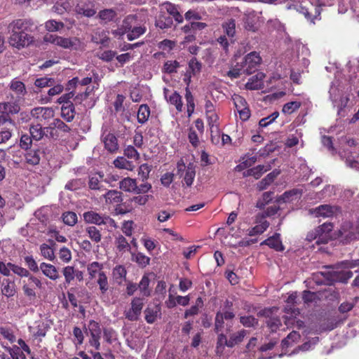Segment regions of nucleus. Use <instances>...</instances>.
I'll use <instances>...</instances> for the list:
<instances>
[{
  "mask_svg": "<svg viewBox=\"0 0 359 359\" xmlns=\"http://www.w3.org/2000/svg\"><path fill=\"white\" fill-rule=\"evenodd\" d=\"M29 22L26 20L18 19L9 24L8 29L10 36L8 43L10 46L18 50L29 46L33 42V37L25 32Z\"/></svg>",
  "mask_w": 359,
  "mask_h": 359,
  "instance_id": "1",
  "label": "nucleus"
},
{
  "mask_svg": "<svg viewBox=\"0 0 359 359\" xmlns=\"http://www.w3.org/2000/svg\"><path fill=\"white\" fill-rule=\"evenodd\" d=\"M43 40L64 49L70 50H83V43L77 37H63L52 34H47L44 36Z\"/></svg>",
  "mask_w": 359,
  "mask_h": 359,
  "instance_id": "2",
  "label": "nucleus"
},
{
  "mask_svg": "<svg viewBox=\"0 0 359 359\" xmlns=\"http://www.w3.org/2000/svg\"><path fill=\"white\" fill-rule=\"evenodd\" d=\"M151 184L144 182L137 186L135 179L125 177L119 182V188L126 192L135 194H146L151 189Z\"/></svg>",
  "mask_w": 359,
  "mask_h": 359,
  "instance_id": "3",
  "label": "nucleus"
},
{
  "mask_svg": "<svg viewBox=\"0 0 359 359\" xmlns=\"http://www.w3.org/2000/svg\"><path fill=\"white\" fill-rule=\"evenodd\" d=\"M262 61V60L259 54L256 51H253L243 57L242 62H240V66L243 68V74L250 75L257 69Z\"/></svg>",
  "mask_w": 359,
  "mask_h": 359,
  "instance_id": "4",
  "label": "nucleus"
},
{
  "mask_svg": "<svg viewBox=\"0 0 359 359\" xmlns=\"http://www.w3.org/2000/svg\"><path fill=\"white\" fill-rule=\"evenodd\" d=\"M177 175L180 177H183L184 184L187 187H191L194 182L196 171L193 164L189 163L187 166L185 165L182 160L177 162Z\"/></svg>",
  "mask_w": 359,
  "mask_h": 359,
  "instance_id": "5",
  "label": "nucleus"
},
{
  "mask_svg": "<svg viewBox=\"0 0 359 359\" xmlns=\"http://www.w3.org/2000/svg\"><path fill=\"white\" fill-rule=\"evenodd\" d=\"M339 233L341 241L344 244H348L359 239V233L356 226L348 222H346L342 224Z\"/></svg>",
  "mask_w": 359,
  "mask_h": 359,
  "instance_id": "6",
  "label": "nucleus"
},
{
  "mask_svg": "<svg viewBox=\"0 0 359 359\" xmlns=\"http://www.w3.org/2000/svg\"><path fill=\"white\" fill-rule=\"evenodd\" d=\"M27 278V280L24 279L20 281V283L22 285L23 292L27 297L29 298H34L36 297V292L34 291V286L39 289H41L42 283L38 278L31 274H29Z\"/></svg>",
  "mask_w": 359,
  "mask_h": 359,
  "instance_id": "7",
  "label": "nucleus"
},
{
  "mask_svg": "<svg viewBox=\"0 0 359 359\" xmlns=\"http://www.w3.org/2000/svg\"><path fill=\"white\" fill-rule=\"evenodd\" d=\"M330 98L334 107L338 108V113L346 107L349 101V94L343 93L335 87H332L330 90Z\"/></svg>",
  "mask_w": 359,
  "mask_h": 359,
  "instance_id": "8",
  "label": "nucleus"
},
{
  "mask_svg": "<svg viewBox=\"0 0 359 359\" xmlns=\"http://www.w3.org/2000/svg\"><path fill=\"white\" fill-rule=\"evenodd\" d=\"M8 101L0 102V114L10 115L18 114L20 110L19 102L14 98V95L11 94L10 97L8 95Z\"/></svg>",
  "mask_w": 359,
  "mask_h": 359,
  "instance_id": "9",
  "label": "nucleus"
},
{
  "mask_svg": "<svg viewBox=\"0 0 359 359\" xmlns=\"http://www.w3.org/2000/svg\"><path fill=\"white\" fill-rule=\"evenodd\" d=\"M75 11L76 13L90 18L96 13L95 4L90 0H74Z\"/></svg>",
  "mask_w": 359,
  "mask_h": 359,
  "instance_id": "10",
  "label": "nucleus"
},
{
  "mask_svg": "<svg viewBox=\"0 0 359 359\" xmlns=\"http://www.w3.org/2000/svg\"><path fill=\"white\" fill-rule=\"evenodd\" d=\"M143 306L142 299L140 297L134 298L131 302V308L128 311H125L126 318L130 321L137 320Z\"/></svg>",
  "mask_w": 359,
  "mask_h": 359,
  "instance_id": "11",
  "label": "nucleus"
},
{
  "mask_svg": "<svg viewBox=\"0 0 359 359\" xmlns=\"http://www.w3.org/2000/svg\"><path fill=\"white\" fill-rule=\"evenodd\" d=\"M255 226L249 231V236H255L262 233L269 226V223L265 219L264 213H259L255 217Z\"/></svg>",
  "mask_w": 359,
  "mask_h": 359,
  "instance_id": "12",
  "label": "nucleus"
},
{
  "mask_svg": "<svg viewBox=\"0 0 359 359\" xmlns=\"http://www.w3.org/2000/svg\"><path fill=\"white\" fill-rule=\"evenodd\" d=\"M266 75L263 72H257L248 79L245 84L248 90H259L264 88V79Z\"/></svg>",
  "mask_w": 359,
  "mask_h": 359,
  "instance_id": "13",
  "label": "nucleus"
},
{
  "mask_svg": "<svg viewBox=\"0 0 359 359\" xmlns=\"http://www.w3.org/2000/svg\"><path fill=\"white\" fill-rule=\"evenodd\" d=\"M30 114L32 117L40 121L48 120L54 115V112L51 108L41 107L34 108Z\"/></svg>",
  "mask_w": 359,
  "mask_h": 359,
  "instance_id": "14",
  "label": "nucleus"
},
{
  "mask_svg": "<svg viewBox=\"0 0 359 359\" xmlns=\"http://www.w3.org/2000/svg\"><path fill=\"white\" fill-rule=\"evenodd\" d=\"M74 5V0H58L52 7L51 11L59 15L70 11Z\"/></svg>",
  "mask_w": 359,
  "mask_h": 359,
  "instance_id": "15",
  "label": "nucleus"
},
{
  "mask_svg": "<svg viewBox=\"0 0 359 359\" xmlns=\"http://www.w3.org/2000/svg\"><path fill=\"white\" fill-rule=\"evenodd\" d=\"M332 224L331 223H324L321 226L316 229V233L319 234V238L316 241L317 244L326 243L328 241V233L332 230Z\"/></svg>",
  "mask_w": 359,
  "mask_h": 359,
  "instance_id": "16",
  "label": "nucleus"
},
{
  "mask_svg": "<svg viewBox=\"0 0 359 359\" xmlns=\"http://www.w3.org/2000/svg\"><path fill=\"white\" fill-rule=\"evenodd\" d=\"M104 182V175L103 173L97 172L89 176L88 187L92 190L104 189L103 182Z\"/></svg>",
  "mask_w": 359,
  "mask_h": 359,
  "instance_id": "17",
  "label": "nucleus"
},
{
  "mask_svg": "<svg viewBox=\"0 0 359 359\" xmlns=\"http://www.w3.org/2000/svg\"><path fill=\"white\" fill-rule=\"evenodd\" d=\"M10 89L15 93V97L14 98L18 100H21L23 99L24 96L27 93L26 88L25 84L15 79H13L10 83Z\"/></svg>",
  "mask_w": 359,
  "mask_h": 359,
  "instance_id": "18",
  "label": "nucleus"
},
{
  "mask_svg": "<svg viewBox=\"0 0 359 359\" xmlns=\"http://www.w3.org/2000/svg\"><path fill=\"white\" fill-rule=\"evenodd\" d=\"M287 9H294L297 11L302 13L304 17L309 21L313 22L316 19L320 14V9L317 7L314 8L315 15H313L308 8H304L298 4H292L287 6Z\"/></svg>",
  "mask_w": 359,
  "mask_h": 359,
  "instance_id": "19",
  "label": "nucleus"
},
{
  "mask_svg": "<svg viewBox=\"0 0 359 359\" xmlns=\"http://www.w3.org/2000/svg\"><path fill=\"white\" fill-rule=\"evenodd\" d=\"M164 11H166L170 15H172L179 23L183 22V17L178 11L175 5L169 2L163 3L161 5V13H164Z\"/></svg>",
  "mask_w": 359,
  "mask_h": 359,
  "instance_id": "20",
  "label": "nucleus"
},
{
  "mask_svg": "<svg viewBox=\"0 0 359 359\" xmlns=\"http://www.w3.org/2000/svg\"><path fill=\"white\" fill-rule=\"evenodd\" d=\"M168 92L169 90L168 88H165L163 89V94L165 98L171 104L175 105L177 111H181L182 109V97L177 92H174L170 95L168 96Z\"/></svg>",
  "mask_w": 359,
  "mask_h": 359,
  "instance_id": "21",
  "label": "nucleus"
},
{
  "mask_svg": "<svg viewBox=\"0 0 359 359\" xmlns=\"http://www.w3.org/2000/svg\"><path fill=\"white\" fill-rule=\"evenodd\" d=\"M102 140L105 149L110 153H114L118 149V140L114 134L107 133L103 137Z\"/></svg>",
  "mask_w": 359,
  "mask_h": 359,
  "instance_id": "22",
  "label": "nucleus"
},
{
  "mask_svg": "<svg viewBox=\"0 0 359 359\" xmlns=\"http://www.w3.org/2000/svg\"><path fill=\"white\" fill-rule=\"evenodd\" d=\"M105 202L108 204L117 205L123 201L122 192L117 190H109L104 195Z\"/></svg>",
  "mask_w": 359,
  "mask_h": 359,
  "instance_id": "23",
  "label": "nucleus"
},
{
  "mask_svg": "<svg viewBox=\"0 0 359 359\" xmlns=\"http://www.w3.org/2000/svg\"><path fill=\"white\" fill-rule=\"evenodd\" d=\"M302 191L298 189H293L292 190L285 191L278 198V202L290 203L293 201L300 198Z\"/></svg>",
  "mask_w": 359,
  "mask_h": 359,
  "instance_id": "24",
  "label": "nucleus"
},
{
  "mask_svg": "<svg viewBox=\"0 0 359 359\" xmlns=\"http://www.w3.org/2000/svg\"><path fill=\"white\" fill-rule=\"evenodd\" d=\"M40 269L43 274L50 280H55L59 278V273L56 267L50 264L41 263L40 264Z\"/></svg>",
  "mask_w": 359,
  "mask_h": 359,
  "instance_id": "25",
  "label": "nucleus"
},
{
  "mask_svg": "<svg viewBox=\"0 0 359 359\" xmlns=\"http://www.w3.org/2000/svg\"><path fill=\"white\" fill-rule=\"evenodd\" d=\"M104 215L98 214L94 211H88L83 213V219L86 222L96 225H102Z\"/></svg>",
  "mask_w": 359,
  "mask_h": 359,
  "instance_id": "26",
  "label": "nucleus"
},
{
  "mask_svg": "<svg viewBox=\"0 0 359 359\" xmlns=\"http://www.w3.org/2000/svg\"><path fill=\"white\" fill-rule=\"evenodd\" d=\"M55 128L64 133H68L70 130V128L59 118L54 119L48 127H46V132L49 133L50 137H54L53 131Z\"/></svg>",
  "mask_w": 359,
  "mask_h": 359,
  "instance_id": "27",
  "label": "nucleus"
},
{
  "mask_svg": "<svg viewBox=\"0 0 359 359\" xmlns=\"http://www.w3.org/2000/svg\"><path fill=\"white\" fill-rule=\"evenodd\" d=\"M334 207L329 205H322L319 207L310 210L311 214H314L316 217H329L334 214Z\"/></svg>",
  "mask_w": 359,
  "mask_h": 359,
  "instance_id": "28",
  "label": "nucleus"
},
{
  "mask_svg": "<svg viewBox=\"0 0 359 359\" xmlns=\"http://www.w3.org/2000/svg\"><path fill=\"white\" fill-rule=\"evenodd\" d=\"M262 245H266L276 251H283L284 250L279 233H275L273 236L266 239L262 243Z\"/></svg>",
  "mask_w": 359,
  "mask_h": 359,
  "instance_id": "29",
  "label": "nucleus"
},
{
  "mask_svg": "<svg viewBox=\"0 0 359 359\" xmlns=\"http://www.w3.org/2000/svg\"><path fill=\"white\" fill-rule=\"evenodd\" d=\"M32 138L36 141L41 140L43 137H48L46 127L42 128L40 124L32 125L29 128Z\"/></svg>",
  "mask_w": 359,
  "mask_h": 359,
  "instance_id": "30",
  "label": "nucleus"
},
{
  "mask_svg": "<svg viewBox=\"0 0 359 359\" xmlns=\"http://www.w3.org/2000/svg\"><path fill=\"white\" fill-rule=\"evenodd\" d=\"M91 40L93 43L107 46L109 41L108 32L105 30H97L92 36Z\"/></svg>",
  "mask_w": 359,
  "mask_h": 359,
  "instance_id": "31",
  "label": "nucleus"
},
{
  "mask_svg": "<svg viewBox=\"0 0 359 359\" xmlns=\"http://www.w3.org/2000/svg\"><path fill=\"white\" fill-rule=\"evenodd\" d=\"M1 290L3 295L11 297L15 295L16 290L14 283L9 279H4L1 283Z\"/></svg>",
  "mask_w": 359,
  "mask_h": 359,
  "instance_id": "32",
  "label": "nucleus"
},
{
  "mask_svg": "<svg viewBox=\"0 0 359 359\" xmlns=\"http://www.w3.org/2000/svg\"><path fill=\"white\" fill-rule=\"evenodd\" d=\"M103 264L97 262H93L87 266V271L90 279H94L100 276V273H104Z\"/></svg>",
  "mask_w": 359,
  "mask_h": 359,
  "instance_id": "33",
  "label": "nucleus"
},
{
  "mask_svg": "<svg viewBox=\"0 0 359 359\" xmlns=\"http://www.w3.org/2000/svg\"><path fill=\"white\" fill-rule=\"evenodd\" d=\"M117 16V13L114 9L107 8L100 11L98 13V18L104 23H108L115 20Z\"/></svg>",
  "mask_w": 359,
  "mask_h": 359,
  "instance_id": "34",
  "label": "nucleus"
},
{
  "mask_svg": "<svg viewBox=\"0 0 359 359\" xmlns=\"http://www.w3.org/2000/svg\"><path fill=\"white\" fill-rule=\"evenodd\" d=\"M280 174V172L277 170H273L271 172L269 173L264 179H262L257 184V189L259 191H262L266 189L269 185H270L273 180L276 178V177Z\"/></svg>",
  "mask_w": 359,
  "mask_h": 359,
  "instance_id": "35",
  "label": "nucleus"
},
{
  "mask_svg": "<svg viewBox=\"0 0 359 359\" xmlns=\"http://www.w3.org/2000/svg\"><path fill=\"white\" fill-rule=\"evenodd\" d=\"M161 312V308L155 305L152 307H147L145 311V320L148 323H153L156 321Z\"/></svg>",
  "mask_w": 359,
  "mask_h": 359,
  "instance_id": "36",
  "label": "nucleus"
},
{
  "mask_svg": "<svg viewBox=\"0 0 359 359\" xmlns=\"http://www.w3.org/2000/svg\"><path fill=\"white\" fill-rule=\"evenodd\" d=\"M297 298V292L290 294L286 302L288 305L285 308V311L287 313H290L292 316H296L299 314V311L297 309L292 308V306L296 304V299Z\"/></svg>",
  "mask_w": 359,
  "mask_h": 359,
  "instance_id": "37",
  "label": "nucleus"
},
{
  "mask_svg": "<svg viewBox=\"0 0 359 359\" xmlns=\"http://www.w3.org/2000/svg\"><path fill=\"white\" fill-rule=\"evenodd\" d=\"M61 116L67 122L72 121L75 116V109L72 103L68 105L63 104L61 108Z\"/></svg>",
  "mask_w": 359,
  "mask_h": 359,
  "instance_id": "38",
  "label": "nucleus"
},
{
  "mask_svg": "<svg viewBox=\"0 0 359 359\" xmlns=\"http://www.w3.org/2000/svg\"><path fill=\"white\" fill-rule=\"evenodd\" d=\"M1 345L3 348L9 353L12 359H26L25 355L19 346L14 345L10 347L4 345V344Z\"/></svg>",
  "mask_w": 359,
  "mask_h": 359,
  "instance_id": "39",
  "label": "nucleus"
},
{
  "mask_svg": "<svg viewBox=\"0 0 359 359\" xmlns=\"http://www.w3.org/2000/svg\"><path fill=\"white\" fill-rule=\"evenodd\" d=\"M150 116V109L147 104H142L140 106L137 111V121L140 123L143 124L146 123Z\"/></svg>",
  "mask_w": 359,
  "mask_h": 359,
  "instance_id": "40",
  "label": "nucleus"
},
{
  "mask_svg": "<svg viewBox=\"0 0 359 359\" xmlns=\"http://www.w3.org/2000/svg\"><path fill=\"white\" fill-rule=\"evenodd\" d=\"M224 33L229 37H233L236 34V21L234 19H228L222 25Z\"/></svg>",
  "mask_w": 359,
  "mask_h": 359,
  "instance_id": "41",
  "label": "nucleus"
},
{
  "mask_svg": "<svg viewBox=\"0 0 359 359\" xmlns=\"http://www.w3.org/2000/svg\"><path fill=\"white\" fill-rule=\"evenodd\" d=\"M172 24V18L165 16V14L161 12L156 20V26L162 29L170 27Z\"/></svg>",
  "mask_w": 359,
  "mask_h": 359,
  "instance_id": "42",
  "label": "nucleus"
},
{
  "mask_svg": "<svg viewBox=\"0 0 359 359\" xmlns=\"http://www.w3.org/2000/svg\"><path fill=\"white\" fill-rule=\"evenodd\" d=\"M246 334L247 331L245 330H240L231 334L229 339V347H233L235 345L241 343Z\"/></svg>",
  "mask_w": 359,
  "mask_h": 359,
  "instance_id": "43",
  "label": "nucleus"
},
{
  "mask_svg": "<svg viewBox=\"0 0 359 359\" xmlns=\"http://www.w3.org/2000/svg\"><path fill=\"white\" fill-rule=\"evenodd\" d=\"M50 328L48 321L41 320L37 322V325L34 332V336L36 337H44Z\"/></svg>",
  "mask_w": 359,
  "mask_h": 359,
  "instance_id": "44",
  "label": "nucleus"
},
{
  "mask_svg": "<svg viewBox=\"0 0 359 359\" xmlns=\"http://www.w3.org/2000/svg\"><path fill=\"white\" fill-rule=\"evenodd\" d=\"M26 162L30 165H35L39 163L40 151L39 150H31L25 154Z\"/></svg>",
  "mask_w": 359,
  "mask_h": 359,
  "instance_id": "45",
  "label": "nucleus"
},
{
  "mask_svg": "<svg viewBox=\"0 0 359 359\" xmlns=\"http://www.w3.org/2000/svg\"><path fill=\"white\" fill-rule=\"evenodd\" d=\"M149 279L147 276H144L140 283L137 285V287L140 291V293L143 297H149L151 294V290L149 288Z\"/></svg>",
  "mask_w": 359,
  "mask_h": 359,
  "instance_id": "46",
  "label": "nucleus"
},
{
  "mask_svg": "<svg viewBox=\"0 0 359 359\" xmlns=\"http://www.w3.org/2000/svg\"><path fill=\"white\" fill-rule=\"evenodd\" d=\"M86 231L90 238V240L95 243H99L101 241L102 235L100 230L95 226H90L86 229Z\"/></svg>",
  "mask_w": 359,
  "mask_h": 359,
  "instance_id": "47",
  "label": "nucleus"
},
{
  "mask_svg": "<svg viewBox=\"0 0 359 359\" xmlns=\"http://www.w3.org/2000/svg\"><path fill=\"white\" fill-rule=\"evenodd\" d=\"M65 25L62 22L56 21L55 20H49L45 23V28L48 32H58L62 29Z\"/></svg>",
  "mask_w": 359,
  "mask_h": 359,
  "instance_id": "48",
  "label": "nucleus"
},
{
  "mask_svg": "<svg viewBox=\"0 0 359 359\" xmlns=\"http://www.w3.org/2000/svg\"><path fill=\"white\" fill-rule=\"evenodd\" d=\"M40 251L41 255L43 256L45 259L53 261L54 260L55 256L54 253L53 249L49 246L48 245L43 243L40 245Z\"/></svg>",
  "mask_w": 359,
  "mask_h": 359,
  "instance_id": "49",
  "label": "nucleus"
},
{
  "mask_svg": "<svg viewBox=\"0 0 359 359\" xmlns=\"http://www.w3.org/2000/svg\"><path fill=\"white\" fill-rule=\"evenodd\" d=\"M146 32L145 27H135L132 29H130L128 33L127 34V38L129 41H133L143 34H144Z\"/></svg>",
  "mask_w": 359,
  "mask_h": 359,
  "instance_id": "50",
  "label": "nucleus"
},
{
  "mask_svg": "<svg viewBox=\"0 0 359 359\" xmlns=\"http://www.w3.org/2000/svg\"><path fill=\"white\" fill-rule=\"evenodd\" d=\"M255 17V13L254 11L250 12L248 14H245V28L249 31L255 32L257 28L255 25L254 18Z\"/></svg>",
  "mask_w": 359,
  "mask_h": 359,
  "instance_id": "51",
  "label": "nucleus"
},
{
  "mask_svg": "<svg viewBox=\"0 0 359 359\" xmlns=\"http://www.w3.org/2000/svg\"><path fill=\"white\" fill-rule=\"evenodd\" d=\"M114 165L116 168L120 169L133 170V165L130 161L123 157H118L114 161Z\"/></svg>",
  "mask_w": 359,
  "mask_h": 359,
  "instance_id": "52",
  "label": "nucleus"
},
{
  "mask_svg": "<svg viewBox=\"0 0 359 359\" xmlns=\"http://www.w3.org/2000/svg\"><path fill=\"white\" fill-rule=\"evenodd\" d=\"M62 220L64 223L69 226H74L77 222V215L74 212H66L62 214Z\"/></svg>",
  "mask_w": 359,
  "mask_h": 359,
  "instance_id": "53",
  "label": "nucleus"
},
{
  "mask_svg": "<svg viewBox=\"0 0 359 359\" xmlns=\"http://www.w3.org/2000/svg\"><path fill=\"white\" fill-rule=\"evenodd\" d=\"M206 118L208 119V123L209 126L211 128V131H213V129H215L216 131L218 130V120L219 116L216 111H212L211 113H208L206 114Z\"/></svg>",
  "mask_w": 359,
  "mask_h": 359,
  "instance_id": "54",
  "label": "nucleus"
},
{
  "mask_svg": "<svg viewBox=\"0 0 359 359\" xmlns=\"http://www.w3.org/2000/svg\"><path fill=\"white\" fill-rule=\"evenodd\" d=\"M97 283L102 294H105L109 289L108 279L105 273H100V276L97 277Z\"/></svg>",
  "mask_w": 359,
  "mask_h": 359,
  "instance_id": "55",
  "label": "nucleus"
},
{
  "mask_svg": "<svg viewBox=\"0 0 359 359\" xmlns=\"http://www.w3.org/2000/svg\"><path fill=\"white\" fill-rule=\"evenodd\" d=\"M301 107L299 102L293 101L290 102L283 105L282 111L286 114H291Z\"/></svg>",
  "mask_w": 359,
  "mask_h": 359,
  "instance_id": "56",
  "label": "nucleus"
},
{
  "mask_svg": "<svg viewBox=\"0 0 359 359\" xmlns=\"http://www.w3.org/2000/svg\"><path fill=\"white\" fill-rule=\"evenodd\" d=\"M116 245L119 251H129L130 250V244L122 235H119L116 238Z\"/></svg>",
  "mask_w": 359,
  "mask_h": 359,
  "instance_id": "57",
  "label": "nucleus"
},
{
  "mask_svg": "<svg viewBox=\"0 0 359 359\" xmlns=\"http://www.w3.org/2000/svg\"><path fill=\"white\" fill-rule=\"evenodd\" d=\"M84 185V182L81 179H74L69 181L65 184V189L75 191L81 189Z\"/></svg>",
  "mask_w": 359,
  "mask_h": 359,
  "instance_id": "58",
  "label": "nucleus"
},
{
  "mask_svg": "<svg viewBox=\"0 0 359 359\" xmlns=\"http://www.w3.org/2000/svg\"><path fill=\"white\" fill-rule=\"evenodd\" d=\"M74 271L75 269L72 266H67L63 268L62 273L67 284H70L74 279Z\"/></svg>",
  "mask_w": 359,
  "mask_h": 359,
  "instance_id": "59",
  "label": "nucleus"
},
{
  "mask_svg": "<svg viewBox=\"0 0 359 359\" xmlns=\"http://www.w3.org/2000/svg\"><path fill=\"white\" fill-rule=\"evenodd\" d=\"M0 334L11 343H13L16 341V337L14 334L13 331L10 328L0 327Z\"/></svg>",
  "mask_w": 359,
  "mask_h": 359,
  "instance_id": "60",
  "label": "nucleus"
},
{
  "mask_svg": "<svg viewBox=\"0 0 359 359\" xmlns=\"http://www.w3.org/2000/svg\"><path fill=\"white\" fill-rule=\"evenodd\" d=\"M278 115L279 113L278 111H274L269 116L262 118L259 122V126L262 128L268 126L278 117Z\"/></svg>",
  "mask_w": 359,
  "mask_h": 359,
  "instance_id": "61",
  "label": "nucleus"
},
{
  "mask_svg": "<svg viewBox=\"0 0 359 359\" xmlns=\"http://www.w3.org/2000/svg\"><path fill=\"white\" fill-rule=\"evenodd\" d=\"M133 260L135 261L141 266L144 267L149 264L150 259L144 254L138 252L136 255H133Z\"/></svg>",
  "mask_w": 359,
  "mask_h": 359,
  "instance_id": "62",
  "label": "nucleus"
},
{
  "mask_svg": "<svg viewBox=\"0 0 359 359\" xmlns=\"http://www.w3.org/2000/svg\"><path fill=\"white\" fill-rule=\"evenodd\" d=\"M180 67V64L176 60H169L164 64L163 71L168 74H172L177 72V69Z\"/></svg>",
  "mask_w": 359,
  "mask_h": 359,
  "instance_id": "63",
  "label": "nucleus"
},
{
  "mask_svg": "<svg viewBox=\"0 0 359 359\" xmlns=\"http://www.w3.org/2000/svg\"><path fill=\"white\" fill-rule=\"evenodd\" d=\"M240 322L243 325L247 327H254L257 325V320L252 316H241L240 318Z\"/></svg>",
  "mask_w": 359,
  "mask_h": 359,
  "instance_id": "64",
  "label": "nucleus"
}]
</instances>
